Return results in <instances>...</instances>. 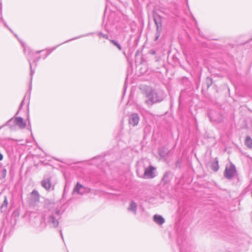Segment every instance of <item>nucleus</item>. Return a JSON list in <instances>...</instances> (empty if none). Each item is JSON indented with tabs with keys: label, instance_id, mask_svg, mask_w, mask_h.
Segmentation results:
<instances>
[{
	"label": "nucleus",
	"instance_id": "20",
	"mask_svg": "<svg viewBox=\"0 0 252 252\" xmlns=\"http://www.w3.org/2000/svg\"><path fill=\"white\" fill-rule=\"evenodd\" d=\"M251 140V138L249 136H247L246 137V141L245 142H249V141Z\"/></svg>",
	"mask_w": 252,
	"mask_h": 252
},
{
	"label": "nucleus",
	"instance_id": "8",
	"mask_svg": "<svg viewBox=\"0 0 252 252\" xmlns=\"http://www.w3.org/2000/svg\"><path fill=\"white\" fill-rule=\"evenodd\" d=\"M42 186L46 190H49L51 187V181L49 179H45L41 182Z\"/></svg>",
	"mask_w": 252,
	"mask_h": 252
},
{
	"label": "nucleus",
	"instance_id": "4",
	"mask_svg": "<svg viewBox=\"0 0 252 252\" xmlns=\"http://www.w3.org/2000/svg\"><path fill=\"white\" fill-rule=\"evenodd\" d=\"M156 167L150 165L145 168L143 178L146 179H152L155 177Z\"/></svg>",
	"mask_w": 252,
	"mask_h": 252
},
{
	"label": "nucleus",
	"instance_id": "19",
	"mask_svg": "<svg viewBox=\"0 0 252 252\" xmlns=\"http://www.w3.org/2000/svg\"><path fill=\"white\" fill-rule=\"evenodd\" d=\"M245 145L248 147L252 148V143H246Z\"/></svg>",
	"mask_w": 252,
	"mask_h": 252
},
{
	"label": "nucleus",
	"instance_id": "5",
	"mask_svg": "<svg viewBox=\"0 0 252 252\" xmlns=\"http://www.w3.org/2000/svg\"><path fill=\"white\" fill-rule=\"evenodd\" d=\"M236 170L235 166L232 164L227 165L225 170V176L228 179L232 178L235 175Z\"/></svg>",
	"mask_w": 252,
	"mask_h": 252
},
{
	"label": "nucleus",
	"instance_id": "26",
	"mask_svg": "<svg viewBox=\"0 0 252 252\" xmlns=\"http://www.w3.org/2000/svg\"><path fill=\"white\" fill-rule=\"evenodd\" d=\"M69 40H67V42H68ZM66 42V41L64 42V43Z\"/></svg>",
	"mask_w": 252,
	"mask_h": 252
},
{
	"label": "nucleus",
	"instance_id": "11",
	"mask_svg": "<svg viewBox=\"0 0 252 252\" xmlns=\"http://www.w3.org/2000/svg\"><path fill=\"white\" fill-rule=\"evenodd\" d=\"M32 196L36 200H38L39 198V194L36 190H33L32 192Z\"/></svg>",
	"mask_w": 252,
	"mask_h": 252
},
{
	"label": "nucleus",
	"instance_id": "3",
	"mask_svg": "<svg viewBox=\"0 0 252 252\" xmlns=\"http://www.w3.org/2000/svg\"><path fill=\"white\" fill-rule=\"evenodd\" d=\"M154 20L157 27V32L155 37V40H157L160 36V32L161 30V17L158 14H155L154 15Z\"/></svg>",
	"mask_w": 252,
	"mask_h": 252
},
{
	"label": "nucleus",
	"instance_id": "2",
	"mask_svg": "<svg viewBox=\"0 0 252 252\" xmlns=\"http://www.w3.org/2000/svg\"><path fill=\"white\" fill-rule=\"evenodd\" d=\"M6 125L9 126L11 130H15L16 126L21 129H24L26 126V123L22 117H14L6 123Z\"/></svg>",
	"mask_w": 252,
	"mask_h": 252
},
{
	"label": "nucleus",
	"instance_id": "9",
	"mask_svg": "<svg viewBox=\"0 0 252 252\" xmlns=\"http://www.w3.org/2000/svg\"><path fill=\"white\" fill-rule=\"evenodd\" d=\"M154 221L158 224L161 225L164 222V219L159 215H155L154 217Z\"/></svg>",
	"mask_w": 252,
	"mask_h": 252
},
{
	"label": "nucleus",
	"instance_id": "22",
	"mask_svg": "<svg viewBox=\"0 0 252 252\" xmlns=\"http://www.w3.org/2000/svg\"><path fill=\"white\" fill-rule=\"evenodd\" d=\"M39 59H40V57L38 58L37 59V60H35L34 62L35 63H36V62H37L39 60Z\"/></svg>",
	"mask_w": 252,
	"mask_h": 252
},
{
	"label": "nucleus",
	"instance_id": "18",
	"mask_svg": "<svg viewBox=\"0 0 252 252\" xmlns=\"http://www.w3.org/2000/svg\"><path fill=\"white\" fill-rule=\"evenodd\" d=\"M24 103V99L21 102V104L20 105V107L19 108V110H18V112H17L16 115L18 114V113H19V110L22 109V107Z\"/></svg>",
	"mask_w": 252,
	"mask_h": 252
},
{
	"label": "nucleus",
	"instance_id": "6",
	"mask_svg": "<svg viewBox=\"0 0 252 252\" xmlns=\"http://www.w3.org/2000/svg\"><path fill=\"white\" fill-rule=\"evenodd\" d=\"M139 121V117L137 113L131 114L129 118V123L133 126H136L138 125Z\"/></svg>",
	"mask_w": 252,
	"mask_h": 252
},
{
	"label": "nucleus",
	"instance_id": "16",
	"mask_svg": "<svg viewBox=\"0 0 252 252\" xmlns=\"http://www.w3.org/2000/svg\"><path fill=\"white\" fill-rule=\"evenodd\" d=\"M98 35L101 36L103 38H106V39H107L108 38V36L107 34H103V33H102L101 32H99L98 33Z\"/></svg>",
	"mask_w": 252,
	"mask_h": 252
},
{
	"label": "nucleus",
	"instance_id": "17",
	"mask_svg": "<svg viewBox=\"0 0 252 252\" xmlns=\"http://www.w3.org/2000/svg\"><path fill=\"white\" fill-rule=\"evenodd\" d=\"M24 103V99L21 102V104L20 105V107L19 108V110H18V112H17L16 115L18 114V113H19V110L22 109V107Z\"/></svg>",
	"mask_w": 252,
	"mask_h": 252
},
{
	"label": "nucleus",
	"instance_id": "24",
	"mask_svg": "<svg viewBox=\"0 0 252 252\" xmlns=\"http://www.w3.org/2000/svg\"><path fill=\"white\" fill-rule=\"evenodd\" d=\"M42 51H38L36 52V53L38 54L40 53Z\"/></svg>",
	"mask_w": 252,
	"mask_h": 252
},
{
	"label": "nucleus",
	"instance_id": "7",
	"mask_svg": "<svg viewBox=\"0 0 252 252\" xmlns=\"http://www.w3.org/2000/svg\"><path fill=\"white\" fill-rule=\"evenodd\" d=\"M216 113L214 112H210L208 113L210 119L212 121H214L217 123H220L222 121V116L220 114H217V116H215Z\"/></svg>",
	"mask_w": 252,
	"mask_h": 252
},
{
	"label": "nucleus",
	"instance_id": "1",
	"mask_svg": "<svg viewBox=\"0 0 252 252\" xmlns=\"http://www.w3.org/2000/svg\"><path fill=\"white\" fill-rule=\"evenodd\" d=\"M144 94L147 99L145 104L151 106L156 103L161 102L164 98V92L160 90H156L150 87H147L144 90Z\"/></svg>",
	"mask_w": 252,
	"mask_h": 252
},
{
	"label": "nucleus",
	"instance_id": "15",
	"mask_svg": "<svg viewBox=\"0 0 252 252\" xmlns=\"http://www.w3.org/2000/svg\"><path fill=\"white\" fill-rule=\"evenodd\" d=\"M7 205H8V201H7V197H5L4 200L3 201V204L2 206V207L5 206V207H6Z\"/></svg>",
	"mask_w": 252,
	"mask_h": 252
},
{
	"label": "nucleus",
	"instance_id": "13",
	"mask_svg": "<svg viewBox=\"0 0 252 252\" xmlns=\"http://www.w3.org/2000/svg\"><path fill=\"white\" fill-rule=\"evenodd\" d=\"M206 83L207 88H209L212 84V80L210 77H207L206 79Z\"/></svg>",
	"mask_w": 252,
	"mask_h": 252
},
{
	"label": "nucleus",
	"instance_id": "21",
	"mask_svg": "<svg viewBox=\"0 0 252 252\" xmlns=\"http://www.w3.org/2000/svg\"><path fill=\"white\" fill-rule=\"evenodd\" d=\"M3 159V156L0 153V160H2Z\"/></svg>",
	"mask_w": 252,
	"mask_h": 252
},
{
	"label": "nucleus",
	"instance_id": "12",
	"mask_svg": "<svg viewBox=\"0 0 252 252\" xmlns=\"http://www.w3.org/2000/svg\"><path fill=\"white\" fill-rule=\"evenodd\" d=\"M110 41L114 45L116 46L119 50H122L121 46L117 41L115 40H111Z\"/></svg>",
	"mask_w": 252,
	"mask_h": 252
},
{
	"label": "nucleus",
	"instance_id": "14",
	"mask_svg": "<svg viewBox=\"0 0 252 252\" xmlns=\"http://www.w3.org/2000/svg\"><path fill=\"white\" fill-rule=\"evenodd\" d=\"M29 63H30V68H31V73H30V75H31V80H32V76H33V73H34V71L32 69V64H31V63L30 60H29Z\"/></svg>",
	"mask_w": 252,
	"mask_h": 252
},
{
	"label": "nucleus",
	"instance_id": "23",
	"mask_svg": "<svg viewBox=\"0 0 252 252\" xmlns=\"http://www.w3.org/2000/svg\"><path fill=\"white\" fill-rule=\"evenodd\" d=\"M133 205L134 206V207H135V208L136 207V205H135V203H131V205Z\"/></svg>",
	"mask_w": 252,
	"mask_h": 252
},
{
	"label": "nucleus",
	"instance_id": "10",
	"mask_svg": "<svg viewBox=\"0 0 252 252\" xmlns=\"http://www.w3.org/2000/svg\"><path fill=\"white\" fill-rule=\"evenodd\" d=\"M82 188H84V187L81 184L78 183L73 189V192L78 194L81 193L80 190Z\"/></svg>",
	"mask_w": 252,
	"mask_h": 252
},
{
	"label": "nucleus",
	"instance_id": "25",
	"mask_svg": "<svg viewBox=\"0 0 252 252\" xmlns=\"http://www.w3.org/2000/svg\"><path fill=\"white\" fill-rule=\"evenodd\" d=\"M55 49H56V47H54V48L52 49V50H54Z\"/></svg>",
	"mask_w": 252,
	"mask_h": 252
}]
</instances>
